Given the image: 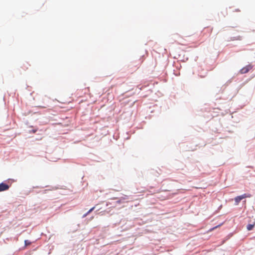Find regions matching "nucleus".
<instances>
[{
	"label": "nucleus",
	"instance_id": "5",
	"mask_svg": "<svg viewBox=\"0 0 255 255\" xmlns=\"http://www.w3.org/2000/svg\"><path fill=\"white\" fill-rule=\"evenodd\" d=\"M30 65L28 63H24L22 64L21 68L24 70H26L28 68V66H29Z\"/></svg>",
	"mask_w": 255,
	"mask_h": 255
},
{
	"label": "nucleus",
	"instance_id": "6",
	"mask_svg": "<svg viewBox=\"0 0 255 255\" xmlns=\"http://www.w3.org/2000/svg\"><path fill=\"white\" fill-rule=\"evenodd\" d=\"M254 225H255L254 224H249V225H248V226L247 227V228L248 230H249V231L252 230L253 229V228L254 227Z\"/></svg>",
	"mask_w": 255,
	"mask_h": 255
},
{
	"label": "nucleus",
	"instance_id": "9",
	"mask_svg": "<svg viewBox=\"0 0 255 255\" xmlns=\"http://www.w3.org/2000/svg\"><path fill=\"white\" fill-rule=\"evenodd\" d=\"M204 31H205V30L208 31V32H209V33H211V31H212V29H209V28H204Z\"/></svg>",
	"mask_w": 255,
	"mask_h": 255
},
{
	"label": "nucleus",
	"instance_id": "7",
	"mask_svg": "<svg viewBox=\"0 0 255 255\" xmlns=\"http://www.w3.org/2000/svg\"><path fill=\"white\" fill-rule=\"evenodd\" d=\"M94 209H95V207H94L92 208L91 209H90L89 211L84 216V217H86L88 214H89L92 211H93Z\"/></svg>",
	"mask_w": 255,
	"mask_h": 255
},
{
	"label": "nucleus",
	"instance_id": "8",
	"mask_svg": "<svg viewBox=\"0 0 255 255\" xmlns=\"http://www.w3.org/2000/svg\"><path fill=\"white\" fill-rule=\"evenodd\" d=\"M24 243L25 246L30 245L31 244V242L28 240H25Z\"/></svg>",
	"mask_w": 255,
	"mask_h": 255
},
{
	"label": "nucleus",
	"instance_id": "4",
	"mask_svg": "<svg viewBox=\"0 0 255 255\" xmlns=\"http://www.w3.org/2000/svg\"><path fill=\"white\" fill-rule=\"evenodd\" d=\"M128 199L127 196H125V197H123L121 198L120 200L117 201V203L118 204H121L124 203L125 202V200H127Z\"/></svg>",
	"mask_w": 255,
	"mask_h": 255
},
{
	"label": "nucleus",
	"instance_id": "1",
	"mask_svg": "<svg viewBox=\"0 0 255 255\" xmlns=\"http://www.w3.org/2000/svg\"><path fill=\"white\" fill-rule=\"evenodd\" d=\"M251 195L247 194H244L241 196H237L235 198V201L236 205H238L240 202L243 199L247 197H250Z\"/></svg>",
	"mask_w": 255,
	"mask_h": 255
},
{
	"label": "nucleus",
	"instance_id": "2",
	"mask_svg": "<svg viewBox=\"0 0 255 255\" xmlns=\"http://www.w3.org/2000/svg\"><path fill=\"white\" fill-rule=\"evenodd\" d=\"M253 68V66L252 65L249 64L243 68H242L240 70V73L241 74H245L248 73L250 70H251Z\"/></svg>",
	"mask_w": 255,
	"mask_h": 255
},
{
	"label": "nucleus",
	"instance_id": "3",
	"mask_svg": "<svg viewBox=\"0 0 255 255\" xmlns=\"http://www.w3.org/2000/svg\"><path fill=\"white\" fill-rule=\"evenodd\" d=\"M9 188V186L4 183H1L0 184V192L8 190Z\"/></svg>",
	"mask_w": 255,
	"mask_h": 255
}]
</instances>
